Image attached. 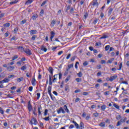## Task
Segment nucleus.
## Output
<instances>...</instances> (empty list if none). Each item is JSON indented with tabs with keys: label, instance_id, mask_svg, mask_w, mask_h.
<instances>
[{
	"label": "nucleus",
	"instance_id": "63",
	"mask_svg": "<svg viewBox=\"0 0 129 129\" xmlns=\"http://www.w3.org/2000/svg\"><path fill=\"white\" fill-rule=\"evenodd\" d=\"M15 77L14 75H11L8 76V78L11 79V78H14Z\"/></svg>",
	"mask_w": 129,
	"mask_h": 129
},
{
	"label": "nucleus",
	"instance_id": "18",
	"mask_svg": "<svg viewBox=\"0 0 129 129\" xmlns=\"http://www.w3.org/2000/svg\"><path fill=\"white\" fill-rule=\"evenodd\" d=\"M80 129H83L84 128V123L83 122H81L80 123V126L79 127Z\"/></svg>",
	"mask_w": 129,
	"mask_h": 129
},
{
	"label": "nucleus",
	"instance_id": "53",
	"mask_svg": "<svg viewBox=\"0 0 129 129\" xmlns=\"http://www.w3.org/2000/svg\"><path fill=\"white\" fill-rule=\"evenodd\" d=\"M100 17L101 19H102V18H103V17H104V13H103V12H101L100 15Z\"/></svg>",
	"mask_w": 129,
	"mask_h": 129
},
{
	"label": "nucleus",
	"instance_id": "1",
	"mask_svg": "<svg viewBox=\"0 0 129 129\" xmlns=\"http://www.w3.org/2000/svg\"><path fill=\"white\" fill-rule=\"evenodd\" d=\"M66 9L64 10L65 13L68 14L70 10V14L74 13V8L71 7V5H68L67 7H66Z\"/></svg>",
	"mask_w": 129,
	"mask_h": 129
},
{
	"label": "nucleus",
	"instance_id": "32",
	"mask_svg": "<svg viewBox=\"0 0 129 129\" xmlns=\"http://www.w3.org/2000/svg\"><path fill=\"white\" fill-rule=\"evenodd\" d=\"M26 23H27V20L24 19L21 22L20 24L21 25H24V24H26Z\"/></svg>",
	"mask_w": 129,
	"mask_h": 129
},
{
	"label": "nucleus",
	"instance_id": "8",
	"mask_svg": "<svg viewBox=\"0 0 129 129\" xmlns=\"http://www.w3.org/2000/svg\"><path fill=\"white\" fill-rule=\"evenodd\" d=\"M47 90H48V93L49 94L51 99H53V97H52V93H51V91L52 90V88L51 86H48L47 88Z\"/></svg>",
	"mask_w": 129,
	"mask_h": 129
},
{
	"label": "nucleus",
	"instance_id": "54",
	"mask_svg": "<svg viewBox=\"0 0 129 129\" xmlns=\"http://www.w3.org/2000/svg\"><path fill=\"white\" fill-rule=\"evenodd\" d=\"M70 57H71V54L69 53L66 57L67 60L70 59Z\"/></svg>",
	"mask_w": 129,
	"mask_h": 129
},
{
	"label": "nucleus",
	"instance_id": "26",
	"mask_svg": "<svg viewBox=\"0 0 129 129\" xmlns=\"http://www.w3.org/2000/svg\"><path fill=\"white\" fill-rule=\"evenodd\" d=\"M58 79V74H55L53 76V80L52 81H55Z\"/></svg>",
	"mask_w": 129,
	"mask_h": 129
},
{
	"label": "nucleus",
	"instance_id": "6",
	"mask_svg": "<svg viewBox=\"0 0 129 129\" xmlns=\"http://www.w3.org/2000/svg\"><path fill=\"white\" fill-rule=\"evenodd\" d=\"M55 35H56V33H55V32L54 31L50 32V39L51 42H53V38H54V37H55Z\"/></svg>",
	"mask_w": 129,
	"mask_h": 129
},
{
	"label": "nucleus",
	"instance_id": "61",
	"mask_svg": "<svg viewBox=\"0 0 129 129\" xmlns=\"http://www.w3.org/2000/svg\"><path fill=\"white\" fill-rule=\"evenodd\" d=\"M48 114V109H45L44 111V116H46Z\"/></svg>",
	"mask_w": 129,
	"mask_h": 129
},
{
	"label": "nucleus",
	"instance_id": "49",
	"mask_svg": "<svg viewBox=\"0 0 129 129\" xmlns=\"http://www.w3.org/2000/svg\"><path fill=\"white\" fill-rule=\"evenodd\" d=\"M26 76L27 77H28L29 78L32 77V75L31 74H30L29 73H27L26 74Z\"/></svg>",
	"mask_w": 129,
	"mask_h": 129
},
{
	"label": "nucleus",
	"instance_id": "42",
	"mask_svg": "<svg viewBox=\"0 0 129 129\" xmlns=\"http://www.w3.org/2000/svg\"><path fill=\"white\" fill-rule=\"evenodd\" d=\"M87 17H88V13L87 12L85 13L84 15V19H87Z\"/></svg>",
	"mask_w": 129,
	"mask_h": 129
},
{
	"label": "nucleus",
	"instance_id": "37",
	"mask_svg": "<svg viewBox=\"0 0 129 129\" xmlns=\"http://www.w3.org/2000/svg\"><path fill=\"white\" fill-rule=\"evenodd\" d=\"M1 12L0 11V21L2 20V18H4L5 17V13H1Z\"/></svg>",
	"mask_w": 129,
	"mask_h": 129
},
{
	"label": "nucleus",
	"instance_id": "28",
	"mask_svg": "<svg viewBox=\"0 0 129 129\" xmlns=\"http://www.w3.org/2000/svg\"><path fill=\"white\" fill-rule=\"evenodd\" d=\"M58 84H60L61 88H63V87H64V82H58Z\"/></svg>",
	"mask_w": 129,
	"mask_h": 129
},
{
	"label": "nucleus",
	"instance_id": "10",
	"mask_svg": "<svg viewBox=\"0 0 129 129\" xmlns=\"http://www.w3.org/2000/svg\"><path fill=\"white\" fill-rule=\"evenodd\" d=\"M99 5V4H98V2H97V0H93L92 1V6L93 7H95V6H97L98 7Z\"/></svg>",
	"mask_w": 129,
	"mask_h": 129
},
{
	"label": "nucleus",
	"instance_id": "13",
	"mask_svg": "<svg viewBox=\"0 0 129 129\" xmlns=\"http://www.w3.org/2000/svg\"><path fill=\"white\" fill-rule=\"evenodd\" d=\"M25 52L29 56H31L32 55V51L30 49H27L25 50Z\"/></svg>",
	"mask_w": 129,
	"mask_h": 129
},
{
	"label": "nucleus",
	"instance_id": "62",
	"mask_svg": "<svg viewBox=\"0 0 129 129\" xmlns=\"http://www.w3.org/2000/svg\"><path fill=\"white\" fill-rule=\"evenodd\" d=\"M73 66H74V64L73 63L69 64V66H68L69 69H70L73 68Z\"/></svg>",
	"mask_w": 129,
	"mask_h": 129
},
{
	"label": "nucleus",
	"instance_id": "33",
	"mask_svg": "<svg viewBox=\"0 0 129 129\" xmlns=\"http://www.w3.org/2000/svg\"><path fill=\"white\" fill-rule=\"evenodd\" d=\"M65 90L66 91L69 92V86L67 85H66L65 86Z\"/></svg>",
	"mask_w": 129,
	"mask_h": 129
},
{
	"label": "nucleus",
	"instance_id": "24",
	"mask_svg": "<svg viewBox=\"0 0 129 129\" xmlns=\"http://www.w3.org/2000/svg\"><path fill=\"white\" fill-rule=\"evenodd\" d=\"M19 58V55H15L12 57V61H15V60H17Z\"/></svg>",
	"mask_w": 129,
	"mask_h": 129
},
{
	"label": "nucleus",
	"instance_id": "60",
	"mask_svg": "<svg viewBox=\"0 0 129 129\" xmlns=\"http://www.w3.org/2000/svg\"><path fill=\"white\" fill-rule=\"evenodd\" d=\"M116 119H117L118 120L121 118V116L119 115H117L116 117Z\"/></svg>",
	"mask_w": 129,
	"mask_h": 129
},
{
	"label": "nucleus",
	"instance_id": "29",
	"mask_svg": "<svg viewBox=\"0 0 129 129\" xmlns=\"http://www.w3.org/2000/svg\"><path fill=\"white\" fill-rule=\"evenodd\" d=\"M21 70H22V71H25V70H27V66H24L22 67Z\"/></svg>",
	"mask_w": 129,
	"mask_h": 129
},
{
	"label": "nucleus",
	"instance_id": "12",
	"mask_svg": "<svg viewBox=\"0 0 129 129\" xmlns=\"http://www.w3.org/2000/svg\"><path fill=\"white\" fill-rule=\"evenodd\" d=\"M11 2L10 3V5H15V4H17L19 0H10Z\"/></svg>",
	"mask_w": 129,
	"mask_h": 129
},
{
	"label": "nucleus",
	"instance_id": "45",
	"mask_svg": "<svg viewBox=\"0 0 129 129\" xmlns=\"http://www.w3.org/2000/svg\"><path fill=\"white\" fill-rule=\"evenodd\" d=\"M0 113H1V114H4L5 113V112L2 107H0Z\"/></svg>",
	"mask_w": 129,
	"mask_h": 129
},
{
	"label": "nucleus",
	"instance_id": "47",
	"mask_svg": "<svg viewBox=\"0 0 129 129\" xmlns=\"http://www.w3.org/2000/svg\"><path fill=\"white\" fill-rule=\"evenodd\" d=\"M38 80H41V79H42V75H41V73H38Z\"/></svg>",
	"mask_w": 129,
	"mask_h": 129
},
{
	"label": "nucleus",
	"instance_id": "9",
	"mask_svg": "<svg viewBox=\"0 0 129 129\" xmlns=\"http://www.w3.org/2000/svg\"><path fill=\"white\" fill-rule=\"evenodd\" d=\"M31 124H34L36 125L37 123H38V121H37V119L35 118H33L31 120H30Z\"/></svg>",
	"mask_w": 129,
	"mask_h": 129
},
{
	"label": "nucleus",
	"instance_id": "4",
	"mask_svg": "<svg viewBox=\"0 0 129 129\" xmlns=\"http://www.w3.org/2000/svg\"><path fill=\"white\" fill-rule=\"evenodd\" d=\"M57 112L58 114H60L61 112L63 113V114H65V110H64V109H63L62 107H60L58 110H57Z\"/></svg>",
	"mask_w": 129,
	"mask_h": 129
},
{
	"label": "nucleus",
	"instance_id": "41",
	"mask_svg": "<svg viewBox=\"0 0 129 129\" xmlns=\"http://www.w3.org/2000/svg\"><path fill=\"white\" fill-rule=\"evenodd\" d=\"M122 67V62H121L119 65V68L117 69V70L118 71L121 70Z\"/></svg>",
	"mask_w": 129,
	"mask_h": 129
},
{
	"label": "nucleus",
	"instance_id": "34",
	"mask_svg": "<svg viewBox=\"0 0 129 129\" xmlns=\"http://www.w3.org/2000/svg\"><path fill=\"white\" fill-rule=\"evenodd\" d=\"M97 22H98V19L96 18L93 21V24H94V25H96V24H97Z\"/></svg>",
	"mask_w": 129,
	"mask_h": 129
},
{
	"label": "nucleus",
	"instance_id": "57",
	"mask_svg": "<svg viewBox=\"0 0 129 129\" xmlns=\"http://www.w3.org/2000/svg\"><path fill=\"white\" fill-rule=\"evenodd\" d=\"M9 35H10V32L9 31H7L5 34V37H9Z\"/></svg>",
	"mask_w": 129,
	"mask_h": 129
},
{
	"label": "nucleus",
	"instance_id": "27",
	"mask_svg": "<svg viewBox=\"0 0 129 129\" xmlns=\"http://www.w3.org/2000/svg\"><path fill=\"white\" fill-rule=\"evenodd\" d=\"M109 48H110V45H107L105 46V50L108 51L109 50Z\"/></svg>",
	"mask_w": 129,
	"mask_h": 129
},
{
	"label": "nucleus",
	"instance_id": "20",
	"mask_svg": "<svg viewBox=\"0 0 129 129\" xmlns=\"http://www.w3.org/2000/svg\"><path fill=\"white\" fill-rule=\"evenodd\" d=\"M99 126L101 127H105V122H101L99 123Z\"/></svg>",
	"mask_w": 129,
	"mask_h": 129
},
{
	"label": "nucleus",
	"instance_id": "64",
	"mask_svg": "<svg viewBox=\"0 0 129 129\" xmlns=\"http://www.w3.org/2000/svg\"><path fill=\"white\" fill-rule=\"evenodd\" d=\"M32 84L33 86H35L36 84H37V82L36 81H32Z\"/></svg>",
	"mask_w": 129,
	"mask_h": 129
},
{
	"label": "nucleus",
	"instance_id": "44",
	"mask_svg": "<svg viewBox=\"0 0 129 129\" xmlns=\"http://www.w3.org/2000/svg\"><path fill=\"white\" fill-rule=\"evenodd\" d=\"M78 64H79V62L78 61H77L75 63V68H76V69H78Z\"/></svg>",
	"mask_w": 129,
	"mask_h": 129
},
{
	"label": "nucleus",
	"instance_id": "5",
	"mask_svg": "<svg viewBox=\"0 0 129 129\" xmlns=\"http://www.w3.org/2000/svg\"><path fill=\"white\" fill-rule=\"evenodd\" d=\"M117 78V75H115L113 76H110V78H107V79H108V80H109V81H113V80H115Z\"/></svg>",
	"mask_w": 129,
	"mask_h": 129
},
{
	"label": "nucleus",
	"instance_id": "22",
	"mask_svg": "<svg viewBox=\"0 0 129 129\" xmlns=\"http://www.w3.org/2000/svg\"><path fill=\"white\" fill-rule=\"evenodd\" d=\"M47 48H46V46L42 45L41 46V50L44 51V52H47Z\"/></svg>",
	"mask_w": 129,
	"mask_h": 129
},
{
	"label": "nucleus",
	"instance_id": "19",
	"mask_svg": "<svg viewBox=\"0 0 129 129\" xmlns=\"http://www.w3.org/2000/svg\"><path fill=\"white\" fill-rule=\"evenodd\" d=\"M63 109H64L65 111L67 112V113H69V109H68V108L66 105L63 106Z\"/></svg>",
	"mask_w": 129,
	"mask_h": 129
},
{
	"label": "nucleus",
	"instance_id": "7",
	"mask_svg": "<svg viewBox=\"0 0 129 129\" xmlns=\"http://www.w3.org/2000/svg\"><path fill=\"white\" fill-rule=\"evenodd\" d=\"M57 23V21H56V20L53 19L51 21V23H50V27L51 28H53L54 27H55V25H56V23Z\"/></svg>",
	"mask_w": 129,
	"mask_h": 129
},
{
	"label": "nucleus",
	"instance_id": "52",
	"mask_svg": "<svg viewBox=\"0 0 129 129\" xmlns=\"http://www.w3.org/2000/svg\"><path fill=\"white\" fill-rule=\"evenodd\" d=\"M111 51H114V48L112 47H110L109 50V53L110 52H111Z\"/></svg>",
	"mask_w": 129,
	"mask_h": 129
},
{
	"label": "nucleus",
	"instance_id": "58",
	"mask_svg": "<svg viewBox=\"0 0 129 129\" xmlns=\"http://www.w3.org/2000/svg\"><path fill=\"white\" fill-rule=\"evenodd\" d=\"M28 90L30 92H32V91H33V87L31 86L29 87L28 88Z\"/></svg>",
	"mask_w": 129,
	"mask_h": 129
},
{
	"label": "nucleus",
	"instance_id": "3",
	"mask_svg": "<svg viewBox=\"0 0 129 129\" xmlns=\"http://www.w3.org/2000/svg\"><path fill=\"white\" fill-rule=\"evenodd\" d=\"M27 61V59H26V57H23L21 59L20 61L17 62V64L19 65V66H21L22 63H24V61Z\"/></svg>",
	"mask_w": 129,
	"mask_h": 129
},
{
	"label": "nucleus",
	"instance_id": "40",
	"mask_svg": "<svg viewBox=\"0 0 129 129\" xmlns=\"http://www.w3.org/2000/svg\"><path fill=\"white\" fill-rule=\"evenodd\" d=\"M95 46H96V47H98V46H101V42H96L95 43Z\"/></svg>",
	"mask_w": 129,
	"mask_h": 129
},
{
	"label": "nucleus",
	"instance_id": "31",
	"mask_svg": "<svg viewBox=\"0 0 129 129\" xmlns=\"http://www.w3.org/2000/svg\"><path fill=\"white\" fill-rule=\"evenodd\" d=\"M48 2V1L46 0L44 1L41 5V7H44V6H45L47 2Z\"/></svg>",
	"mask_w": 129,
	"mask_h": 129
},
{
	"label": "nucleus",
	"instance_id": "16",
	"mask_svg": "<svg viewBox=\"0 0 129 129\" xmlns=\"http://www.w3.org/2000/svg\"><path fill=\"white\" fill-rule=\"evenodd\" d=\"M32 20H33V21H35V20H37V18H38V14H34L32 17Z\"/></svg>",
	"mask_w": 129,
	"mask_h": 129
},
{
	"label": "nucleus",
	"instance_id": "14",
	"mask_svg": "<svg viewBox=\"0 0 129 129\" xmlns=\"http://www.w3.org/2000/svg\"><path fill=\"white\" fill-rule=\"evenodd\" d=\"M30 35H36L37 34V30H32L30 31Z\"/></svg>",
	"mask_w": 129,
	"mask_h": 129
},
{
	"label": "nucleus",
	"instance_id": "36",
	"mask_svg": "<svg viewBox=\"0 0 129 129\" xmlns=\"http://www.w3.org/2000/svg\"><path fill=\"white\" fill-rule=\"evenodd\" d=\"M113 105L115 108H116V109H119V106L117 105V104L114 103Z\"/></svg>",
	"mask_w": 129,
	"mask_h": 129
},
{
	"label": "nucleus",
	"instance_id": "39",
	"mask_svg": "<svg viewBox=\"0 0 129 129\" xmlns=\"http://www.w3.org/2000/svg\"><path fill=\"white\" fill-rule=\"evenodd\" d=\"M58 78H59V80H60V79H62V73H59L58 74Z\"/></svg>",
	"mask_w": 129,
	"mask_h": 129
},
{
	"label": "nucleus",
	"instance_id": "50",
	"mask_svg": "<svg viewBox=\"0 0 129 129\" xmlns=\"http://www.w3.org/2000/svg\"><path fill=\"white\" fill-rule=\"evenodd\" d=\"M18 27L15 28L14 30V34H17V33H18Z\"/></svg>",
	"mask_w": 129,
	"mask_h": 129
},
{
	"label": "nucleus",
	"instance_id": "51",
	"mask_svg": "<svg viewBox=\"0 0 129 129\" xmlns=\"http://www.w3.org/2000/svg\"><path fill=\"white\" fill-rule=\"evenodd\" d=\"M37 96V99H40V97H41V94L39 93H37L36 94Z\"/></svg>",
	"mask_w": 129,
	"mask_h": 129
},
{
	"label": "nucleus",
	"instance_id": "17",
	"mask_svg": "<svg viewBox=\"0 0 129 129\" xmlns=\"http://www.w3.org/2000/svg\"><path fill=\"white\" fill-rule=\"evenodd\" d=\"M113 61H114V58H110V59L108 60L107 61V64H111V63H112Z\"/></svg>",
	"mask_w": 129,
	"mask_h": 129
},
{
	"label": "nucleus",
	"instance_id": "25",
	"mask_svg": "<svg viewBox=\"0 0 129 129\" xmlns=\"http://www.w3.org/2000/svg\"><path fill=\"white\" fill-rule=\"evenodd\" d=\"M33 3V0H28L26 3L25 5H31Z\"/></svg>",
	"mask_w": 129,
	"mask_h": 129
},
{
	"label": "nucleus",
	"instance_id": "56",
	"mask_svg": "<svg viewBox=\"0 0 129 129\" xmlns=\"http://www.w3.org/2000/svg\"><path fill=\"white\" fill-rule=\"evenodd\" d=\"M83 66H87L88 65V61H85L84 63H83Z\"/></svg>",
	"mask_w": 129,
	"mask_h": 129
},
{
	"label": "nucleus",
	"instance_id": "35",
	"mask_svg": "<svg viewBox=\"0 0 129 129\" xmlns=\"http://www.w3.org/2000/svg\"><path fill=\"white\" fill-rule=\"evenodd\" d=\"M41 110H42V107H38V114H39V115H42Z\"/></svg>",
	"mask_w": 129,
	"mask_h": 129
},
{
	"label": "nucleus",
	"instance_id": "38",
	"mask_svg": "<svg viewBox=\"0 0 129 129\" xmlns=\"http://www.w3.org/2000/svg\"><path fill=\"white\" fill-rule=\"evenodd\" d=\"M125 120H126V117L121 118L120 120L121 122H125Z\"/></svg>",
	"mask_w": 129,
	"mask_h": 129
},
{
	"label": "nucleus",
	"instance_id": "43",
	"mask_svg": "<svg viewBox=\"0 0 129 129\" xmlns=\"http://www.w3.org/2000/svg\"><path fill=\"white\" fill-rule=\"evenodd\" d=\"M43 119L44 120H46V121H49V120H50V117L48 116V117L43 118Z\"/></svg>",
	"mask_w": 129,
	"mask_h": 129
},
{
	"label": "nucleus",
	"instance_id": "21",
	"mask_svg": "<svg viewBox=\"0 0 129 129\" xmlns=\"http://www.w3.org/2000/svg\"><path fill=\"white\" fill-rule=\"evenodd\" d=\"M105 109H106V106H105V105H103L101 106V110H102V111H104Z\"/></svg>",
	"mask_w": 129,
	"mask_h": 129
},
{
	"label": "nucleus",
	"instance_id": "59",
	"mask_svg": "<svg viewBox=\"0 0 129 129\" xmlns=\"http://www.w3.org/2000/svg\"><path fill=\"white\" fill-rule=\"evenodd\" d=\"M75 58H76V57L74 56L71 58L70 60L73 62V61L75 60Z\"/></svg>",
	"mask_w": 129,
	"mask_h": 129
},
{
	"label": "nucleus",
	"instance_id": "15",
	"mask_svg": "<svg viewBox=\"0 0 129 129\" xmlns=\"http://www.w3.org/2000/svg\"><path fill=\"white\" fill-rule=\"evenodd\" d=\"M113 11V8H109V10L108 11V15L110 16L111 15V13H112Z\"/></svg>",
	"mask_w": 129,
	"mask_h": 129
},
{
	"label": "nucleus",
	"instance_id": "2",
	"mask_svg": "<svg viewBox=\"0 0 129 129\" xmlns=\"http://www.w3.org/2000/svg\"><path fill=\"white\" fill-rule=\"evenodd\" d=\"M48 71L50 74V75L49 76V81H52V77H53V72L54 71V69H53L52 67H50L48 68Z\"/></svg>",
	"mask_w": 129,
	"mask_h": 129
},
{
	"label": "nucleus",
	"instance_id": "46",
	"mask_svg": "<svg viewBox=\"0 0 129 129\" xmlns=\"http://www.w3.org/2000/svg\"><path fill=\"white\" fill-rule=\"evenodd\" d=\"M36 38H37V35H33V36L31 37V40L35 41V40H36Z\"/></svg>",
	"mask_w": 129,
	"mask_h": 129
},
{
	"label": "nucleus",
	"instance_id": "30",
	"mask_svg": "<svg viewBox=\"0 0 129 129\" xmlns=\"http://www.w3.org/2000/svg\"><path fill=\"white\" fill-rule=\"evenodd\" d=\"M4 27H6V28H9L10 26H11V24L10 23H7L4 24Z\"/></svg>",
	"mask_w": 129,
	"mask_h": 129
},
{
	"label": "nucleus",
	"instance_id": "11",
	"mask_svg": "<svg viewBox=\"0 0 129 129\" xmlns=\"http://www.w3.org/2000/svg\"><path fill=\"white\" fill-rule=\"evenodd\" d=\"M7 69L8 71H9V72L13 71V70H14V69H15V67L9 66L8 67H7Z\"/></svg>",
	"mask_w": 129,
	"mask_h": 129
},
{
	"label": "nucleus",
	"instance_id": "55",
	"mask_svg": "<svg viewBox=\"0 0 129 129\" xmlns=\"http://www.w3.org/2000/svg\"><path fill=\"white\" fill-rule=\"evenodd\" d=\"M109 129H113V128H114V126H113V125H112V124H110L109 125Z\"/></svg>",
	"mask_w": 129,
	"mask_h": 129
},
{
	"label": "nucleus",
	"instance_id": "23",
	"mask_svg": "<svg viewBox=\"0 0 129 129\" xmlns=\"http://www.w3.org/2000/svg\"><path fill=\"white\" fill-rule=\"evenodd\" d=\"M73 123L75 124V125L76 128H77V129L79 128V124H78V123H77V122H76V121H73Z\"/></svg>",
	"mask_w": 129,
	"mask_h": 129
},
{
	"label": "nucleus",
	"instance_id": "48",
	"mask_svg": "<svg viewBox=\"0 0 129 129\" xmlns=\"http://www.w3.org/2000/svg\"><path fill=\"white\" fill-rule=\"evenodd\" d=\"M16 40H17L16 36H13L10 39V41H16Z\"/></svg>",
	"mask_w": 129,
	"mask_h": 129
}]
</instances>
